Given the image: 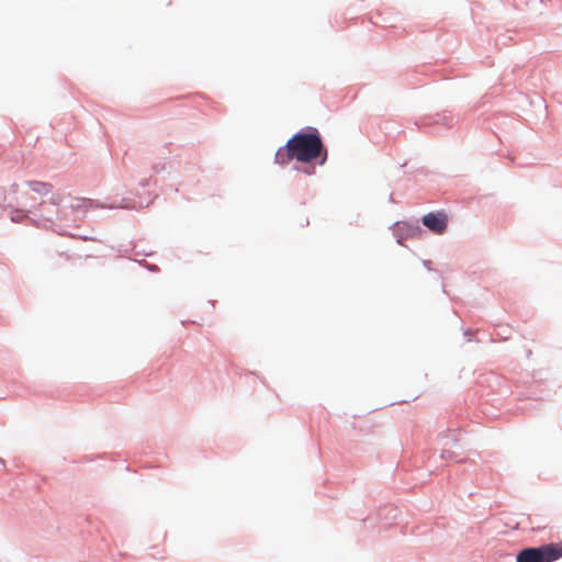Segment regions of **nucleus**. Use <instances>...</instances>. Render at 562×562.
<instances>
[{"label": "nucleus", "instance_id": "nucleus-1", "mask_svg": "<svg viewBox=\"0 0 562 562\" xmlns=\"http://www.w3.org/2000/svg\"><path fill=\"white\" fill-rule=\"evenodd\" d=\"M291 160L301 164L317 161L323 166L327 160V149L316 130L308 133H297L292 136L274 156L278 165H288Z\"/></svg>", "mask_w": 562, "mask_h": 562}, {"label": "nucleus", "instance_id": "nucleus-2", "mask_svg": "<svg viewBox=\"0 0 562 562\" xmlns=\"http://www.w3.org/2000/svg\"><path fill=\"white\" fill-rule=\"evenodd\" d=\"M422 222L432 233L440 235L447 229L448 217L443 212H431L424 215Z\"/></svg>", "mask_w": 562, "mask_h": 562}, {"label": "nucleus", "instance_id": "nucleus-3", "mask_svg": "<svg viewBox=\"0 0 562 562\" xmlns=\"http://www.w3.org/2000/svg\"><path fill=\"white\" fill-rule=\"evenodd\" d=\"M539 562H554L562 558V543H549L536 548Z\"/></svg>", "mask_w": 562, "mask_h": 562}, {"label": "nucleus", "instance_id": "nucleus-4", "mask_svg": "<svg viewBox=\"0 0 562 562\" xmlns=\"http://www.w3.org/2000/svg\"><path fill=\"white\" fill-rule=\"evenodd\" d=\"M517 562H539L536 548L521 550L517 555Z\"/></svg>", "mask_w": 562, "mask_h": 562}, {"label": "nucleus", "instance_id": "nucleus-5", "mask_svg": "<svg viewBox=\"0 0 562 562\" xmlns=\"http://www.w3.org/2000/svg\"><path fill=\"white\" fill-rule=\"evenodd\" d=\"M60 201V195L57 194V195H54L49 202H42L41 206H42V215L46 217L47 221H53L54 220V216L52 214V212L48 211V206L49 205H56L58 204Z\"/></svg>", "mask_w": 562, "mask_h": 562}, {"label": "nucleus", "instance_id": "nucleus-6", "mask_svg": "<svg viewBox=\"0 0 562 562\" xmlns=\"http://www.w3.org/2000/svg\"><path fill=\"white\" fill-rule=\"evenodd\" d=\"M29 187L32 191L40 194H47L52 189L50 184L41 181H31L29 182Z\"/></svg>", "mask_w": 562, "mask_h": 562}, {"label": "nucleus", "instance_id": "nucleus-7", "mask_svg": "<svg viewBox=\"0 0 562 562\" xmlns=\"http://www.w3.org/2000/svg\"><path fill=\"white\" fill-rule=\"evenodd\" d=\"M23 216H24V215H22V214H18V215H16V217H14V216L12 217V221L18 222V221H20V218H22Z\"/></svg>", "mask_w": 562, "mask_h": 562}, {"label": "nucleus", "instance_id": "nucleus-8", "mask_svg": "<svg viewBox=\"0 0 562 562\" xmlns=\"http://www.w3.org/2000/svg\"><path fill=\"white\" fill-rule=\"evenodd\" d=\"M304 172H306L307 175H312V173H314V169H306V170H304Z\"/></svg>", "mask_w": 562, "mask_h": 562}]
</instances>
